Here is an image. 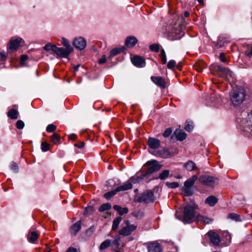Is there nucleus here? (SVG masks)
Wrapping results in <instances>:
<instances>
[{
	"label": "nucleus",
	"instance_id": "f257e3e1",
	"mask_svg": "<svg viewBox=\"0 0 252 252\" xmlns=\"http://www.w3.org/2000/svg\"><path fill=\"white\" fill-rule=\"evenodd\" d=\"M196 204L188 205L184 208L183 215L179 219L185 223H190L195 220Z\"/></svg>",
	"mask_w": 252,
	"mask_h": 252
},
{
	"label": "nucleus",
	"instance_id": "f03ea898",
	"mask_svg": "<svg viewBox=\"0 0 252 252\" xmlns=\"http://www.w3.org/2000/svg\"><path fill=\"white\" fill-rule=\"evenodd\" d=\"M246 97V91L243 88L233 89L229 93L230 100L235 106L240 105L244 101Z\"/></svg>",
	"mask_w": 252,
	"mask_h": 252
},
{
	"label": "nucleus",
	"instance_id": "7ed1b4c3",
	"mask_svg": "<svg viewBox=\"0 0 252 252\" xmlns=\"http://www.w3.org/2000/svg\"><path fill=\"white\" fill-rule=\"evenodd\" d=\"M179 26H168L166 28L168 39L170 40H179L183 36L184 33L181 29L178 28Z\"/></svg>",
	"mask_w": 252,
	"mask_h": 252
},
{
	"label": "nucleus",
	"instance_id": "20e7f679",
	"mask_svg": "<svg viewBox=\"0 0 252 252\" xmlns=\"http://www.w3.org/2000/svg\"><path fill=\"white\" fill-rule=\"evenodd\" d=\"M199 181L204 185L210 187H213L217 185L219 182V179L217 178L208 176L202 175L199 177Z\"/></svg>",
	"mask_w": 252,
	"mask_h": 252
},
{
	"label": "nucleus",
	"instance_id": "39448f33",
	"mask_svg": "<svg viewBox=\"0 0 252 252\" xmlns=\"http://www.w3.org/2000/svg\"><path fill=\"white\" fill-rule=\"evenodd\" d=\"M217 74L219 76L230 81L233 78V73L228 68L222 67L220 65H217L215 67Z\"/></svg>",
	"mask_w": 252,
	"mask_h": 252
},
{
	"label": "nucleus",
	"instance_id": "423d86ee",
	"mask_svg": "<svg viewBox=\"0 0 252 252\" xmlns=\"http://www.w3.org/2000/svg\"><path fill=\"white\" fill-rule=\"evenodd\" d=\"M144 165L149 166L147 170L145 171V173L148 177L153 173L159 170L162 167V165L159 164L158 162L156 160L148 161Z\"/></svg>",
	"mask_w": 252,
	"mask_h": 252
},
{
	"label": "nucleus",
	"instance_id": "0eeeda50",
	"mask_svg": "<svg viewBox=\"0 0 252 252\" xmlns=\"http://www.w3.org/2000/svg\"><path fill=\"white\" fill-rule=\"evenodd\" d=\"M148 151L154 155L160 146V141L158 139L150 137L148 140Z\"/></svg>",
	"mask_w": 252,
	"mask_h": 252
},
{
	"label": "nucleus",
	"instance_id": "6e6552de",
	"mask_svg": "<svg viewBox=\"0 0 252 252\" xmlns=\"http://www.w3.org/2000/svg\"><path fill=\"white\" fill-rule=\"evenodd\" d=\"M154 200V193L151 190H146L135 200L136 202H144L149 203Z\"/></svg>",
	"mask_w": 252,
	"mask_h": 252
},
{
	"label": "nucleus",
	"instance_id": "1a4fd4ad",
	"mask_svg": "<svg viewBox=\"0 0 252 252\" xmlns=\"http://www.w3.org/2000/svg\"><path fill=\"white\" fill-rule=\"evenodd\" d=\"M205 236L208 237L210 243L211 245L216 247L220 246V238L219 235L214 230H211L209 231Z\"/></svg>",
	"mask_w": 252,
	"mask_h": 252
},
{
	"label": "nucleus",
	"instance_id": "9d476101",
	"mask_svg": "<svg viewBox=\"0 0 252 252\" xmlns=\"http://www.w3.org/2000/svg\"><path fill=\"white\" fill-rule=\"evenodd\" d=\"M24 41L21 37L11 38L9 41V44L7 46V49L11 52L17 50V49L22 46V43H24Z\"/></svg>",
	"mask_w": 252,
	"mask_h": 252
},
{
	"label": "nucleus",
	"instance_id": "9b49d317",
	"mask_svg": "<svg viewBox=\"0 0 252 252\" xmlns=\"http://www.w3.org/2000/svg\"><path fill=\"white\" fill-rule=\"evenodd\" d=\"M147 176L144 171H141L140 174L137 173L134 176L130 177L129 180L131 184H135L140 183L144 179H147Z\"/></svg>",
	"mask_w": 252,
	"mask_h": 252
},
{
	"label": "nucleus",
	"instance_id": "f8f14e48",
	"mask_svg": "<svg viewBox=\"0 0 252 252\" xmlns=\"http://www.w3.org/2000/svg\"><path fill=\"white\" fill-rule=\"evenodd\" d=\"M72 51H70V48L64 49L63 48H59L55 47L54 52L56 53L60 58H67Z\"/></svg>",
	"mask_w": 252,
	"mask_h": 252
},
{
	"label": "nucleus",
	"instance_id": "ddd939ff",
	"mask_svg": "<svg viewBox=\"0 0 252 252\" xmlns=\"http://www.w3.org/2000/svg\"><path fill=\"white\" fill-rule=\"evenodd\" d=\"M177 153V152H176L175 153H172L170 152L168 149L162 148L161 149H158L154 156L156 157H159L166 158L168 157L173 156L174 155V154H176Z\"/></svg>",
	"mask_w": 252,
	"mask_h": 252
},
{
	"label": "nucleus",
	"instance_id": "4468645a",
	"mask_svg": "<svg viewBox=\"0 0 252 252\" xmlns=\"http://www.w3.org/2000/svg\"><path fill=\"white\" fill-rule=\"evenodd\" d=\"M73 45L75 48L82 50L86 46V41L84 38L78 37L74 39Z\"/></svg>",
	"mask_w": 252,
	"mask_h": 252
},
{
	"label": "nucleus",
	"instance_id": "2eb2a0df",
	"mask_svg": "<svg viewBox=\"0 0 252 252\" xmlns=\"http://www.w3.org/2000/svg\"><path fill=\"white\" fill-rule=\"evenodd\" d=\"M98 211L101 213L103 218H108L110 215V204L103 203L99 207Z\"/></svg>",
	"mask_w": 252,
	"mask_h": 252
},
{
	"label": "nucleus",
	"instance_id": "dca6fc26",
	"mask_svg": "<svg viewBox=\"0 0 252 252\" xmlns=\"http://www.w3.org/2000/svg\"><path fill=\"white\" fill-rule=\"evenodd\" d=\"M131 62L134 66L137 67H143L146 64L145 59L138 56H134L131 58Z\"/></svg>",
	"mask_w": 252,
	"mask_h": 252
},
{
	"label": "nucleus",
	"instance_id": "f3484780",
	"mask_svg": "<svg viewBox=\"0 0 252 252\" xmlns=\"http://www.w3.org/2000/svg\"><path fill=\"white\" fill-rule=\"evenodd\" d=\"M147 248L149 252H161L162 251L161 245L156 241L149 243Z\"/></svg>",
	"mask_w": 252,
	"mask_h": 252
},
{
	"label": "nucleus",
	"instance_id": "a211bd4d",
	"mask_svg": "<svg viewBox=\"0 0 252 252\" xmlns=\"http://www.w3.org/2000/svg\"><path fill=\"white\" fill-rule=\"evenodd\" d=\"M151 79L158 87L161 89H165L166 88V82L162 77L153 76L151 77Z\"/></svg>",
	"mask_w": 252,
	"mask_h": 252
},
{
	"label": "nucleus",
	"instance_id": "6ab92c4d",
	"mask_svg": "<svg viewBox=\"0 0 252 252\" xmlns=\"http://www.w3.org/2000/svg\"><path fill=\"white\" fill-rule=\"evenodd\" d=\"M137 42L138 40L136 37L130 35L126 38L125 45L128 48H132L135 45Z\"/></svg>",
	"mask_w": 252,
	"mask_h": 252
},
{
	"label": "nucleus",
	"instance_id": "aec40b11",
	"mask_svg": "<svg viewBox=\"0 0 252 252\" xmlns=\"http://www.w3.org/2000/svg\"><path fill=\"white\" fill-rule=\"evenodd\" d=\"M220 101L221 98L218 97L215 93L211 94L209 101L210 105L214 107H218L219 104L220 103Z\"/></svg>",
	"mask_w": 252,
	"mask_h": 252
},
{
	"label": "nucleus",
	"instance_id": "412c9836",
	"mask_svg": "<svg viewBox=\"0 0 252 252\" xmlns=\"http://www.w3.org/2000/svg\"><path fill=\"white\" fill-rule=\"evenodd\" d=\"M173 136L176 137L177 140L183 141L186 139L187 134L183 131L177 129L174 132Z\"/></svg>",
	"mask_w": 252,
	"mask_h": 252
},
{
	"label": "nucleus",
	"instance_id": "4be33fe9",
	"mask_svg": "<svg viewBox=\"0 0 252 252\" xmlns=\"http://www.w3.org/2000/svg\"><path fill=\"white\" fill-rule=\"evenodd\" d=\"M195 221L204 224H209L212 221V220L206 216L197 215Z\"/></svg>",
	"mask_w": 252,
	"mask_h": 252
},
{
	"label": "nucleus",
	"instance_id": "5701e85b",
	"mask_svg": "<svg viewBox=\"0 0 252 252\" xmlns=\"http://www.w3.org/2000/svg\"><path fill=\"white\" fill-rule=\"evenodd\" d=\"M81 228V221H78L74 224H73L70 228V233L72 235H76L77 233Z\"/></svg>",
	"mask_w": 252,
	"mask_h": 252
},
{
	"label": "nucleus",
	"instance_id": "b1692460",
	"mask_svg": "<svg viewBox=\"0 0 252 252\" xmlns=\"http://www.w3.org/2000/svg\"><path fill=\"white\" fill-rule=\"evenodd\" d=\"M132 188V185L129 179L121 186L118 187V190L120 191H125L130 189Z\"/></svg>",
	"mask_w": 252,
	"mask_h": 252
},
{
	"label": "nucleus",
	"instance_id": "393cba45",
	"mask_svg": "<svg viewBox=\"0 0 252 252\" xmlns=\"http://www.w3.org/2000/svg\"><path fill=\"white\" fill-rule=\"evenodd\" d=\"M126 48L123 46H118L111 49V57L125 51Z\"/></svg>",
	"mask_w": 252,
	"mask_h": 252
},
{
	"label": "nucleus",
	"instance_id": "a878e982",
	"mask_svg": "<svg viewBox=\"0 0 252 252\" xmlns=\"http://www.w3.org/2000/svg\"><path fill=\"white\" fill-rule=\"evenodd\" d=\"M197 179V176L196 175L192 176L191 178L185 181L184 186L191 188Z\"/></svg>",
	"mask_w": 252,
	"mask_h": 252
},
{
	"label": "nucleus",
	"instance_id": "bb28decb",
	"mask_svg": "<svg viewBox=\"0 0 252 252\" xmlns=\"http://www.w3.org/2000/svg\"><path fill=\"white\" fill-rule=\"evenodd\" d=\"M218 202V199L214 196H208L205 200V203L210 206H214Z\"/></svg>",
	"mask_w": 252,
	"mask_h": 252
},
{
	"label": "nucleus",
	"instance_id": "cd10ccee",
	"mask_svg": "<svg viewBox=\"0 0 252 252\" xmlns=\"http://www.w3.org/2000/svg\"><path fill=\"white\" fill-rule=\"evenodd\" d=\"M113 209L121 216L126 214L128 212V209L126 207L122 208L121 206L117 205L113 206Z\"/></svg>",
	"mask_w": 252,
	"mask_h": 252
},
{
	"label": "nucleus",
	"instance_id": "c85d7f7f",
	"mask_svg": "<svg viewBox=\"0 0 252 252\" xmlns=\"http://www.w3.org/2000/svg\"><path fill=\"white\" fill-rule=\"evenodd\" d=\"M184 167L189 171H193L197 168L195 163L192 160H189L184 164Z\"/></svg>",
	"mask_w": 252,
	"mask_h": 252
},
{
	"label": "nucleus",
	"instance_id": "c756f323",
	"mask_svg": "<svg viewBox=\"0 0 252 252\" xmlns=\"http://www.w3.org/2000/svg\"><path fill=\"white\" fill-rule=\"evenodd\" d=\"M37 233L35 231H31L29 233L28 240L29 242L34 243L38 238Z\"/></svg>",
	"mask_w": 252,
	"mask_h": 252
},
{
	"label": "nucleus",
	"instance_id": "7c9ffc66",
	"mask_svg": "<svg viewBox=\"0 0 252 252\" xmlns=\"http://www.w3.org/2000/svg\"><path fill=\"white\" fill-rule=\"evenodd\" d=\"M51 140L54 144L59 145L61 143V137L58 134L54 133L51 136Z\"/></svg>",
	"mask_w": 252,
	"mask_h": 252
},
{
	"label": "nucleus",
	"instance_id": "2f4dec72",
	"mask_svg": "<svg viewBox=\"0 0 252 252\" xmlns=\"http://www.w3.org/2000/svg\"><path fill=\"white\" fill-rule=\"evenodd\" d=\"M7 116L11 119L16 120L18 117V112L14 109H12L8 112Z\"/></svg>",
	"mask_w": 252,
	"mask_h": 252
},
{
	"label": "nucleus",
	"instance_id": "473e14b6",
	"mask_svg": "<svg viewBox=\"0 0 252 252\" xmlns=\"http://www.w3.org/2000/svg\"><path fill=\"white\" fill-rule=\"evenodd\" d=\"M243 130L248 136H252V125L249 124L248 126H245Z\"/></svg>",
	"mask_w": 252,
	"mask_h": 252
},
{
	"label": "nucleus",
	"instance_id": "72a5a7b5",
	"mask_svg": "<svg viewBox=\"0 0 252 252\" xmlns=\"http://www.w3.org/2000/svg\"><path fill=\"white\" fill-rule=\"evenodd\" d=\"M182 190L184 193V195L187 196H191L193 194V191L191 189V188L190 187H185L184 186V187L182 188Z\"/></svg>",
	"mask_w": 252,
	"mask_h": 252
},
{
	"label": "nucleus",
	"instance_id": "f704fd0d",
	"mask_svg": "<svg viewBox=\"0 0 252 252\" xmlns=\"http://www.w3.org/2000/svg\"><path fill=\"white\" fill-rule=\"evenodd\" d=\"M122 217H118L115 219L113 221L112 229L114 230L117 229L118 227L119 224L122 220Z\"/></svg>",
	"mask_w": 252,
	"mask_h": 252
},
{
	"label": "nucleus",
	"instance_id": "c9c22d12",
	"mask_svg": "<svg viewBox=\"0 0 252 252\" xmlns=\"http://www.w3.org/2000/svg\"><path fill=\"white\" fill-rule=\"evenodd\" d=\"M109 246H110V240L107 239L100 244L99 249L100 250H104L108 248Z\"/></svg>",
	"mask_w": 252,
	"mask_h": 252
},
{
	"label": "nucleus",
	"instance_id": "e433bc0d",
	"mask_svg": "<svg viewBox=\"0 0 252 252\" xmlns=\"http://www.w3.org/2000/svg\"><path fill=\"white\" fill-rule=\"evenodd\" d=\"M61 43L64 47H65L66 49H69V48H70V51H73V48L70 45L69 41L66 38L64 37L62 38Z\"/></svg>",
	"mask_w": 252,
	"mask_h": 252
},
{
	"label": "nucleus",
	"instance_id": "4c0bfd02",
	"mask_svg": "<svg viewBox=\"0 0 252 252\" xmlns=\"http://www.w3.org/2000/svg\"><path fill=\"white\" fill-rule=\"evenodd\" d=\"M228 218L236 221H240L241 219L239 215L235 213H230L228 215Z\"/></svg>",
	"mask_w": 252,
	"mask_h": 252
},
{
	"label": "nucleus",
	"instance_id": "58836bf2",
	"mask_svg": "<svg viewBox=\"0 0 252 252\" xmlns=\"http://www.w3.org/2000/svg\"><path fill=\"white\" fill-rule=\"evenodd\" d=\"M193 123L189 121H187L185 126V129L188 131H191L193 129Z\"/></svg>",
	"mask_w": 252,
	"mask_h": 252
},
{
	"label": "nucleus",
	"instance_id": "ea45409f",
	"mask_svg": "<svg viewBox=\"0 0 252 252\" xmlns=\"http://www.w3.org/2000/svg\"><path fill=\"white\" fill-rule=\"evenodd\" d=\"M169 174V171L164 170L162 171L159 175V178L161 180H164L167 178Z\"/></svg>",
	"mask_w": 252,
	"mask_h": 252
},
{
	"label": "nucleus",
	"instance_id": "a19ab883",
	"mask_svg": "<svg viewBox=\"0 0 252 252\" xmlns=\"http://www.w3.org/2000/svg\"><path fill=\"white\" fill-rule=\"evenodd\" d=\"M130 233V231L128 230L126 226L124 227L119 231V234L124 236L129 235Z\"/></svg>",
	"mask_w": 252,
	"mask_h": 252
},
{
	"label": "nucleus",
	"instance_id": "79ce46f5",
	"mask_svg": "<svg viewBox=\"0 0 252 252\" xmlns=\"http://www.w3.org/2000/svg\"><path fill=\"white\" fill-rule=\"evenodd\" d=\"M94 209L92 206H88L86 208L84 211V215L86 216L89 215L94 212Z\"/></svg>",
	"mask_w": 252,
	"mask_h": 252
},
{
	"label": "nucleus",
	"instance_id": "37998d69",
	"mask_svg": "<svg viewBox=\"0 0 252 252\" xmlns=\"http://www.w3.org/2000/svg\"><path fill=\"white\" fill-rule=\"evenodd\" d=\"M150 49L156 52H158L160 49V46L158 44H153L149 46Z\"/></svg>",
	"mask_w": 252,
	"mask_h": 252
},
{
	"label": "nucleus",
	"instance_id": "c03bdc74",
	"mask_svg": "<svg viewBox=\"0 0 252 252\" xmlns=\"http://www.w3.org/2000/svg\"><path fill=\"white\" fill-rule=\"evenodd\" d=\"M56 128L57 126L56 125L54 124H49L47 126L46 130L48 132H53L56 129Z\"/></svg>",
	"mask_w": 252,
	"mask_h": 252
},
{
	"label": "nucleus",
	"instance_id": "a18cd8bd",
	"mask_svg": "<svg viewBox=\"0 0 252 252\" xmlns=\"http://www.w3.org/2000/svg\"><path fill=\"white\" fill-rule=\"evenodd\" d=\"M55 47H56L55 45L48 43L44 46L43 49L46 51L52 50L54 52Z\"/></svg>",
	"mask_w": 252,
	"mask_h": 252
},
{
	"label": "nucleus",
	"instance_id": "49530a36",
	"mask_svg": "<svg viewBox=\"0 0 252 252\" xmlns=\"http://www.w3.org/2000/svg\"><path fill=\"white\" fill-rule=\"evenodd\" d=\"M50 144L43 142L41 143V149L43 152H46L49 150Z\"/></svg>",
	"mask_w": 252,
	"mask_h": 252
},
{
	"label": "nucleus",
	"instance_id": "de8ad7c7",
	"mask_svg": "<svg viewBox=\"0 0 252 252\" xmlns=\"http://www.w3.org/2000/svg\"><path fill=\"white\" fill-rule=\"evenodd\" d=\"M166 184L169 188H170L172 189L177 188L179 186V184L177 182H172V183L166 182Z\"/></svg>",
	"mask_w": 252,
	"mask_h": 252
},
{
	"label": "nucleus",
	"instance_id": "09e8293b",
	"mask_svg": "<svg viewBox=\"0 0 252 252\" xmlns=\"http://www.w3.org/2000/svg\"><path fill=\"white\" fill-rule=\"evenodd\" d=\"M172 132V128L170 127H168V128H166L165 130V131H164V132L163 133V136L164 137H168L170 136V135L171 134Z\"/></svg>",
	"mask_w": 252,
	"mask_h": 252
},
{
	"label": "nucleus",
	"instance_id": "8fccbe9b",
	"mask_svg": "<svg viewBox=\"0 0 252 252\" xmlns=\"http://www.w3.org/2000/svg\"><path fill=\"white\" fill-rule=\"evenodd\" d=\"M107 61L106 57L105 55H103L101 58L98 60V63L99 64L103 65Z\"/></svg>",
	"mask_w": 252,
	"mask_h": 252
},
{
	"label": "nucleus",
	"instance_id": "3c124183",
	"mask_svg": "<svg viewBox=\"0 0 252 252\" xmlns=\"http://www.w3.org/2000/svg\"><path fill=\"white\" fill-rule=\"evenodd\" d=\"M25 124L22 120H18L16 122V126L18 129H22L24 128Z\"/></svg>",
	"mask_w": 252,
	"mask_h": 252
},
{
	"label": "nucleus",
	"instance_id": "603ef678",
	"mask_svg": "<svg viewBox=\"0 0 252 252\" xmlns=\"http://www.w3.org/2000/svg\"><path fill=\"white\" fill-rule=\"evenodd\" d=\"M175 65H176V62L174 60H172L169 61V62L168 63L167 67L169 69H172L173 67H174Z\"/></svg>",
	"mask_w": 252,
	"mask_h": 252
},
{
	"label": "nucleus",
	"instance_id": "864d4df0",
	"mask_svg": "<svg viewBox=\"0 0 252 252\" xmlns=\"http://www.w3.org/2000/svg\"><path fill=\"white\" fill-rule=\"evenodd\" d=\"M10 168L12 170L14 171L15 172H17L18 171V166L17 164L14 162H12L11 163Z\"/></svg>",
	"mask_w": 252,
	"mask_h": 252
},
{
	"label": "nucleus",
	"instance_id": "5fc2aeb1",
	"mask_svg": "<svg viewBox=\"0 0 252 252\" xmlns=\"http://www.w3.org/2000/svg\"><path fill=\"white\" fill-rule=\"evenodd\" d=\"M85 146V142L84 141H79L77 143L74 144V146L79 148L81 149Z\"/></svg>",
	"mask_w": 252,
	"mask_h": 252
},
{
	"label": "nucleus",
	"instance_id": "6e6d98bb",
	"mask_svg": "<svg viewBox=\"0 0 252 252\" xmlns=\"http://www.w3.org/2000/svg\"><path fill=\"white\" fill-rule=\"evenodd\" d=\"M28 59V57L27 55H23L21 56L20 58V62L21 63L23 64L24 63V62L27 60Z\"/></svg>",
	"mask_w": 252,
	"mask_h": 252
},
{
	"label": "nucleus",
	"instance_id": "4d7b16f0",
	"mask_svg": "<svg viewBox=\"0 0 252 252\" xmlns=\"http://www.w3.org/2000/svg\"><path fill=\"white\" fill-rule=\"evenodd\" d=\"M95 230V228L94 226H91L89 228H88L87 231L86 233L87 234L90 235L92 234Z\"/></svg>",
	"mask_w": 252,
	"mask_h": 252
},
{
	"label": "nucleus",
	"instance_id": "13d9d810",
	"mask_svg": "<svg viewBox=\"0 0 252 252\" xmlns=\"http://www.w3.org/2000/svg\"><path fill=\"white\" fill-rule=\"evenodd\" d=\"M126 227L128 228V230L130 231V233L133 231L136 228V226L133 224L127 225Z\"/></svg>",
	"mask_w": 252,
	"mask_h": 252
},
{
	"label": "nucleus",
	"instance_id": "bf43d9fd",
	"mask_svg": "<svg viewBox=\"0 0 252 252\" xmlns=\"http://www.w3.org/2000/svg\"><path fill=\"white\" fill-rule=\"evenodd\" d=\"M219 59L220 61L223 63H225L226 62V59H225L224 55L223 53H221L220 54L219 56Z\"/></svg>",
	"mask_w": 252,
	"mask_h": 252
},
{
	"label": "nucleus",
	"instance_id": "052dcab7",
	"mask_svg": "<svg viewBox=\"0 0 252 252\" xmlns=\"http://www.w3.org/2000/svg\"><path fill=\"white\" fill-rule=\"evenodd\" d=\"M77 137V135L75 133H71L68 135V138L69 139L74 140H75Z\"/></svg>",
	"mask_w": 252,
	"mask_h": 252
},
{
	"label": "nucleus",
	"instance_id": "680f3d73",
	"mask_svg": "<svg viewBox=\"0 0 252 252\" xmlns=\"http://www.w3.org/2000/svg\"><path fill=\"white\" fill-rule=\"evenodd\" d=\"M66 252H79L77 251V250L74 248L70 247L69 248Z\"/></svg>",
	"mask_w": 252,
	"mask_h": 252
},
{
	"label": "nucleus",
	"instance_id": "e2e57ef3",
	"mask_svg": "<svg viewBox=\"0 0 252 252\" xmlns=\"http://www.w3.org/2000/svg\"><path fill=\"white\" fill-rule=\"evenodd\" d=\"M161 60L163 64H165L167 62L166 56H160Z\"/></svg>",
	"mask_w": 252,
	"mask_h": 252
},
{
	"label": "nucleus",
	"instance_id": "0e129e2a",
	"mask_svg": "<svg viewBox=\"0 0 252 252\" xmlns=\"http://www.w3.org/2000/svg\"><path fill=\"white\" fill-rule=\"evenodd\" d=\"M104 196L107 200L110 199V191L106 192Z\"/></svg>",
	"mask_w": 252,
	"mask_h": 252
},
{
	"label": "nucleus",
	"instance_id": "69168bd1",
	"mask_svg": "<svg viewBox=\"0 0 252 252\" xmlns=\"http://www.w3.org/2000/svg\"><path fill=\"white\" fill-rule=\"evenodd\" d=\"M0 58L2 61L5 60L6 59V56L3 53H0Z\"/></svg>",
	"mask_w": 252,
	"mask_h": 252
},
{
	"label": "nucleus",
	"instance_id": "338daca9",
	"mask_svg": "<svg viewBox=\"0 0 252 252\" xmlns=\"http://www.w3.org/2000/svg\"><path fill=\"white\" fill-rule=\"evenodd\" d=\"M120 191V190H118V187L115 190H111V196L115 195L117 192Z\"/></svg>",
	"mask_w": 252,
	"mask_h": 252
},
{
	"label": "nucleus",
	"instance_id": "774afa93",
	"mask_svg": "<svg viewBox=\"0 0 252 252\" xmlns=\"http://www.w3.org/2000/svg\"><path fill=\"white\" fill-rule=\"evenodd\" d=\"M247 55L250 58L252 57V46L250 51L249 53H248Z\"/></svg>",
	"mask_w": 252,
	"mask_h": 252
}]
</instances>
